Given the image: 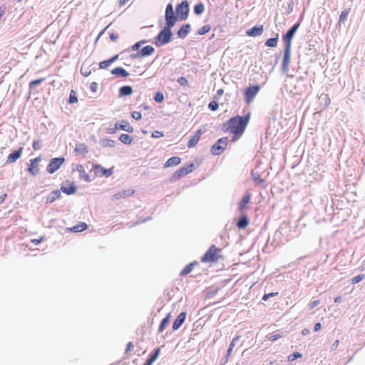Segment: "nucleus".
I'll list each match as a JSON object with an SVG mask.
<instances>
[{"label":"nucleus","mask_w":365,"mask_h":365,"mask_svg":"<svg viewBox=\"0 0 365 365\" xmlns=\"http://www.w3.org/2000/svg\"><path fill=\"white\" fill-rule=\"evenodd\" d=\"M250 118V113L244 116L237 115L232 117L227 121L226 125L227 127L225 130L230 131L235 136H240L244 133L249 123Z\"/></svg>","instance_id":"f257e3e1"},{"label":"nucleus","mask_w":365,"mask_h":365,"mask_svg":"<svg viewBox=\"0 0 365 365\" xmlns=\"http://www.w3.org/2000/svg\"><path fill=\"white\" fill-rule=\"evenodd\" d=\"M175 24L165 23V26L160 31L155 38V44L160 47L170 43L172 40L173 33L172 28Z\"/></svg>","instance_id":"f03ea898"},{"label":"nucleus","mask_w":365,"mask_h":365,"mask_svg":"<svg viewBox=\"0 0 365 365\" xmlns=\"http://www.w3.org/2000/svg\"><path fill=\"white\" fill-rule=\"evenodd\" d=\"M176 16L178 20L185 21L187 19L189 15V3L187 0L182 1L176 6Z\"/></svg>","instance_id":"7ed1b4c3"},{"label":"nucleus","mask_w":365,"mask_h":365,"mask_svg":"<svg viewBox=\"0 0 365 365\" xmlns=\"http://www.w3.org/2000/svg\"><path fill=\"white\" fill-rule=\"evenodd\" d=\"M221 250L216 247L214 245H212L208 250L205 253L203 257L201 259L202 262H214L217 261L218 256L217 253L220 252Z\"/></svg>","instance_id":"20e7f679"},{"label":"nucleus","mask_w":365,"mask_h":365,"mask_svg":"<svg viewBox=\"0 0 365 365\" xmlns=\"http://www.w3.org/2000/svg\"><path fill=\"white\" fill-rule=\"evenodd\" d=\"M300 26V21L294 24L282 36V40L285 43L284 48H292V40L298 30Z\"/></svg>","instance_id":"39448f33"},{"label":"nucleus","mask_w":365,"mask_h":365,"mask_svg":"<svg viewBox=\"0 0 365 365\" xmlns=\"http://www.w3.org/2000/svg\"><path fill=\"white\" fill-rule=\"evenodd\" d=\"M228 141L227 137L218 139L211 148L212 154L215 155L221 154L227 148Z\"/></svg>","instance_id":"423d86ee"},{"label":"nucleus","mask_w":365,"mask_h":365,"mask_svg":"<svg viewBox=\"0 0 365 365\" xmlns=\"http://www.w3.org/2000/svg\"><path fill=\"white\" fill-rule=\"evenodd\" d=\"M195 165L193 163L187 164L181 168L180 169L175 171L172 177L170 178V181L174 182L182 177L185 176L188 173H191L194 170Z\"/></svg>","instance_id":"0eeeda50"},{"label":"nucleus","mask_w":365,"mask_h":365,"mask_svg":"<svg viewBox=\"0 0 365 365\" xmlns=\"http://www.w3.org/2000/svg\"><path fill=\"white\" fill-rule=\"evenodd\" d=\"M64 162L65 158L63 157L51 158L46 168L47 172L50 174L54 173Z\"/></svg>","instance_id":"6e6552de"},{"label":"nucleus","mask_w":365,"mask_h":365,"mask_svg":"<svg viewBox=\"0 0 365 365\" xmlns=\"http://www.w3.org/2000/svg\"><path fill=\"white\" fill-rule=\"evenodd\" d=\"M155 51V48L152 46H145L143 47L135 53H132L130 58L132 59L140 58L150 56Z\"/></svg>","instance_id":"1a4fd4ad"},{"label":"nucleus","mask_w":365,"mask_h":365,"mask_svg":"<svg viewBox=\"0 0 365 365\" xmlns=\"http://www.w3.org/2000/svg\"><path fill=\"white\" fill-rule=\"evenodd\" d=\"M291 60V48H284L282 62V72L287 74L289 71V66Z\"/></svg>","instance_id":"9d476101"},{"label":"nucleus","mask_w":365,"mask_h":365,"mask_svg":"<svg viewBox=\"0 0 365 365\" xmlns=\"http://www.w3.org/2000/svg\"><path fill=\"white\" fill-rule=\"evenodd\" d=\"M260 87L258 85L249 86L245 91V101L250 103L253 101L257 93L259 92Z\"/></svg>","instance_id":"9b49d317"},{"label":"nucleus","mask_w":365,"mask_h":365,"mask_svg":"<svg viewBox=\"0 0 365 365\" xmlns=\"http://www.w3.org/2000/svg\"><path fill=\"white\" fill-rule=\"evenodd\" d=\"M165 23L175 24L178 21V17L174 13L173 6L172 4H168L166 6L165 14Z\"/></svg>","instance_id":"f8f14e48"},{"label":"nucleus","mask_w":365,"mask_h":365,"mask_svg":"<svg viewBox=\"0 0 365 365\" xmlns=\"http://www.w3.org/2000/svg\"><path fill=\"white\" fill-rule=\"evenodd\" d=\"M41 160V158L40 156L30 160V163L28 165L27 170L31 175L35 176L39 173V168L38 164Z\"/></svg>","instance_id":"ddd939ff"},{"label":"nucleus","mask_w":365,"mask_h":365,"mask_svg":"<svg viewBox=\"0 0 365 365\" xmlns=\"http://www.w3.org/2000/svg\"><path fill=\"white\" fill-rule=\"evenodd\" d=\"M304 78L299 77L297 78V85H295L294 87V90H292L291 92L293 95H301L305 91V85L303 83Z\"/></svg>","instance_id":"4468645a"},{"label":"nucleus","mask_w":365,"mask_h":365,"mask_svg":"<svg viewBox=\"0 0 365 365\" xmlns=\"http://www.w3.org/2000/svg\"><path fill=\"white\" fill-rule=\"evenodd\" d=\"M24 148L20 147L18 150H14L10 153L6 159V163L11 164L15 163L22 155Z\"/></svg>","instance_id":"2eb2a0df"},{"label":"nucleus","mask_w":365,"mask_h":365,"mask_svg":"<svg viewBox=\"0 0 365 365\" xmlns=\"http://www.w3.org/2000/svg\"><path fill=\"white\" fill-rule=\"evenodd\" d=\"M77 187L73 182L70 183L68 181L66 182V185H62L61 190L66 195H73L76 192Z\"/></svg>","instance_id":"dca6fc26"},{"label":"nucleus","mask_w":365,"mask_h":365,"mask_svg":"<svg viewBox=\"0 0 365 365\" xmlns=\"http://www.w3.org/2000/svg\"><path fill=\"white\" fill-rule=\"evenodd\" d=\"M191 30L190 24H183L182 26L178 31L177 34L180 38L184 39L188 35Z\"/></svg>","instance_id":"f3484780"},{"label":"nucleus","mask_w":365,"mask_h":365,"mask_svg":"<svg viewBox=\"0 0 365 365\" xmlns=\"http://www.w3.org/2000/svg\"><path fill=\"white\" fill-rule=\"evenodd\" d=\"M186 318V313L185 312H181L178 317L175 319V321L173 323V329L177 330L178 329L181 325L184 323Z\"/></svg>","instance_id":"a211bd4d"},{"label":"nucleus","mask_w":365,"mask_h":365,"mask_svg":"<svg viewBox=\"0 0 365 365\" xmlns=\"http://www.w3.org/2000/svg\"><path fill=\"white\" fill-rule=\"evenodd\" d=\"M134 192L135 191L133 189L120 190L113 195V198L116 200L125 199L131 196Z\"/></svg>","instance_id":"6ab92c4d"},{"label":"nucleus","mask_w":365,"mask_h":365,"mask_svg":"<svg viewBox=\"0 0 365 365\" xmlns=\"http://www.w3.org/2000/svg\"><path fill=\"white\" fill-rule=\"evenodd\" d=\"M263 32V26H255L248 29L246 34L249 36H260Z\"/></svg>","instance_id":"aec40b11"},{"label":"nucleus","mask_w":365,"mask_h":365,"mask_svg":"<svg viewBox=\"0 0 365 365\" xmlns=\"http://www.w3.org/2000/svg\"><path fill=\"white\" fill-rule=\"evenodd\" d=\"M202 133V131L201 129L197 130V132L192 136H191L190 139L189 140L187 143V147L190 148L195 146L198 143Z\"/></svg>","instance_id":"412c9836"},{"label":"nucleus","mask_w":365,"mask_h":365,"mask_svg":"<svg viewBox=\"0 0 365 365\" xmlns=\"http://www.w3.org/2000/svg\"><path fill=\"white\" fill-rule=\"evenodd\" d=\"M111 73L118 77L125 78L129 76V73L122 67L114 68L111 71Z\"/></svg>","instance_id":"4be33fe9"},{"label":"nucleus","mask_w":365,"mask_h":365,"mask_svg":"<svg viewBox=\"0 0 365 365\" xmlns=\"http://www.w3.org/2000/svg\"><path fill=\"white\" fill-rule=\"evenodd\" d=\"M251 199V195L247 192L245 194L241 201L238 204V209L240 211V212H242L244 209L245 208V206L247 204H248Z\"/></svg>","instance_id":"5701e85b"},{"label":"nucleus","mask_w":365,"mask_h":365,"mask_svg":"<svg viewBox=\"0 0 365 365\" xmlns=\"http://www.w3.org/2000/svg\"><path fill=\"white\" fill-rule=\"evenodd\" d=\"M118 129L123 130L124 131L128 133H133L134 129L132 126L130 125L129 123L126 120H121L117 122Z\"/></svg>","instance_id":"b1692460"},{"label":"nucleus","mask_w":365,"mask_h":365,"mask_svg":"<svg viewBox=\"0 0 365 365\" xmlns=\"http://www.w3.org/2000/svg\"><path fill=\"white\" fill-rule=\"evenodd\" d=\"M61 197V191L56 190L52 191L48 196L46 203H52Z\"/></svg>","instance_id":"393cba45"},{"label":"nucleus","mask_w":365,"mask_h":365,"mask_svg":"<svg viewBox=\"0 0 365 365\" xmlns=\"http://www.w3.org/2000/svg\"><path fill=\"white\" fill-rule=\"evenodd\" d=\"M249 224V220L246 215H242L237 222L239 229H245Z\"/></svg>","instance_id":"a878e982"},{"label":"nucleus","mask_w":365,"mask_h":365,"mask_svg":"<svg viewBox=\"0 0 365 365\" xmlns=\"http://www.w3.org/2000/svg\"><path fill=\"white\" fill-rule=\"evenodd\" d=\"M133 93V88L130 86H123L119 89V96H127L131 95Z\"/></svg>","instance_id":"bb28decb"},{"label":"nucleus","mask_w":365,"mask_h":365,"mask_svg":"<svg viewBox=\"0 0 365 365\" xmlns=\"http://www.w3.org/2000/svg\"><path fill=\"white\" fill-rule=\"evenodd\" d=\"M180 162H181L180 158L177 157V156L171 157L166 161L164 167L169 168L171 166L177 165L180 164Z\"/></svg>","instance_id":"cd10ccee"},{"label":"nucleus","mask_w":365,"mask_h":365,"mask_svg":"<svg viewBox=\"0 0 365 365\" xmlns=\"http://www.w3.org/2000/svg\"><path fill=\"white\" fill-rule=\"evenodd\" d=\"M278 39L279 34H276L274 37L268 38L264 45L268 47H275L277 45Z\"/></svg>","instance_id":"c85d7f7f"},{"label":"nucleus","mask_w":365,"mask_h":365,"mask_svg":"<svg viewBox=\"0 0 365 365\" xmlns=\"http://www.w3.org/2000/svg\"><path fill=\"white\" fill-rule=\"evenodd\" d=\"M170 314H168L165 318H163L161 320V322L160 323V325H159V327H158V331L159 332H162L165 329L166 326L170 322Z\"/></svg>","instance_id":"c756f323"},{"label":"nucleus","mask_w":365,"mask_h":365,"mask_svg":"<svg viewBox=\"0 0 365 365\" xmlns=\"http://www.w3.org/2000/svg\"><path fill=\"white\" fill-rule=\"evenodd\" d=\"M99 143L103 147H109V148H113L115 145V142L114 140L108 139V138L101 139L99 141Z\"/></svg>","instance_id":"7c9ffc66"},{"label":"nucleus","mask_w":365,"mask_h":365,"mask_svg":"<svg viewBox=\"0 0 365 365\" xmlns=\"http://www.w3.org/2000/svg\"><path fill=\"white\" fill-rule=\"evenodd\" d=\"M87 227V224H86L85 222H81L78 225H74L70 230L74 232H80L85 230Z\"/></svg>","instance_id":"2f4dec72"},{"label":"nucleus","mask_w":365,"mask_h":365,"mask_svg":"<svg viewBox=\"0 0 365 365\" xmlns=\"http://www.w3.org/2000/svg\"><path fill=\"white\" fill-rule=\"evenodd\" d=\"M119 140L125 145H130L133 140V138L128 134H121L119 137Z\"/></svg>","instance_id":"473e14b6"},{"label":"nucleus","mask_w":365,"mask_h":365,"mask_svg":"<svg viewBox=\"0 0 365 365\" xmlns=\"http://www.w3.org/2000/svg\"><path fill=\"white\" fill-rule=\"evenodd\" d=\"M94 168L96 170L100 169L102 173V175H104L106 177H110L113 174L112 169H106L102 167L101 165H96L94 166Z\"/></svg>","instance_id":"72a5a7b5"},{"label":"nucleus","mask_w":365,"mask_h":365,"mask_svg":"<svg viewBox=\"0 0 365 365\" xmlns=\"http://www.w3.org/2000/svg\"><path fill=\"white\" fill-rule=\"evenodd\" d=\"M160 350L159 348L155 349L152 353L150 354L147 360L153 364V362L158 359L160 354Z\"/></svg>","instance_id":"f704fd0d"},{"label":"nucleus","mask_w":365,"mask_h":365,"mask_svg":"<svg viewBox=\"0 0 365 365\" xmlns=\"http://www.w3.org/2000/svg\"><path fill=\"white\" fill-rule=\"evenodd\" d=\"M75 150L80 154L84 155L88 152V148L83 143L77 144Z\"/></svg>","instance_id":"c9c22d12"},{"label":"nucleus","mask_w":365,"mask_h":365,"mask_svg":"<svg viewBox=\"0 0 365 365\" xmlns=\"http://www.w3.org/2000/svg\"><path fill=\"white\" fill-rule=\"evenodd\" d=\"M197 264V262H192L187 264L180 272V275L185 276L188 274L192 270L194 266Z\"/></svg>","instance_id":"e433bc0d"},{"label":"nucleus","mask_w":365,"mask_h":365,"mask_svg":"<svg viewBox=\"0 0 365 365\" xmlns=\"http://www.w3.org/2000/svg\"><path fill=\"white\" fill-rule=\"evenodd\" d=\"M349 12L350 9H346L341 11L339 16V24L344 23L347 19Z\"/></svg>","instance_id":"4c0bfd02"},{"label":"nucleus","mask_w":365,"mask_h":365,"mask_svg":"<svg viewBox=\"0 0 365 365\" xmlns=\"http://www.w3.org/2000/svg\"><path fill=\"white\" fill-rule=\"evenodd\" d=\"M45 80L44 78H38L36 80H34L29 83V89L31 91H33L36 88V86L40 85L42 82H43Z\"/></svg>","instance_id":"58836bf2"},{"label":"nucleus","mask_w":365,"mask_h":365,"mask_svg":"<svg viewBox=\"0 0 365 365\" xmlns=\"http://www.w3.org/2000/svg\"><path fill=\"white\" fill-rule=\"evenodd\" d=\"M205 6L202 3H199L194 6V13L197 15H200L203 13Z\"/></svg>","instance_id":"ea45409f"},{"label":"nucleus","mask_w":365,"mask_h":365,"mask_svg":"<svg viewBox=\"0 0 365 365\" xmlns=\"http://www.w3.org/2000/svg\"><path fill=\"white\" fill-rule=\"evenodd\" d=\"M282 337V334L280 332L272 333L267 336L268 339L272 341H277V339H279Z\"/></svg>","instance_id":"a19ab883"},{"label":"nucleus","mask_w":365,"mask_h":365,"mask_svg":"<svg viewBox=\"0 0 365 365\" xmlns=\"http://www.w3.org/2000/svg\"><path fill=\"white\" fill-rule=\"evenodd\" d=\"M210 29H211L210 25L207 24V25H205L202 27H201L200 29H198L197 34L199 35H204V34L208 33L210 31Z\"/></svg>","instance_id":"79ce46f5"},{"label":"nucleus","mask_w":365,"mask_h":365,"mask_svg":"<svg viewBox=\"0 0 365 365\" xmlns=\"http://www.w3.org/2000/svg\"><path fill=\"white\" fill-rule=\"evenodd\" d=\"M77 101H78V98L76 96V93H75V91L73 90H72L70 93L68 102L70 104H73L74 103H76Z\"/></svg>","instance_id":"37998d69"},{"label":"nucleus","mask_w":365,"mask_h":365,"mask_svg":"<svg viewBox=\"0 0 365 365\" xmlns=\"http://www.w3.org/2000/svg\"><path fill=\"white\" fill-rule=\"evenodd\" d=\"M302 354H300V353H299L297 351H295L292 354H290L288 356V361H293L295 359H299V358H302Z\"/></svg>","instance_id":"c03bdc74"},{"label":"nucleus","mask_w":365,"mask_h":365,"mask_svg":"<svg viewBox=\"0 0 365 365\" xmlns=\"http://www.w3.org/2000/svg\"><path fill=\"white\" fill-rule=\"evenodd\" d=\"M146 42V40H142L138 42H136L134 45L132 46L131 48L133 51H136L138 52L141 45L145 43Z\"/></svg>","instance_id":"a18cd8bd"},{"label":"nucleus","mask_w":365,"mask_h":365,"mask_svg":"<svg viewBox=\"0 0 365 365\" xmlns=\"http://www.w3.org/2000/svg\"><path fill=\"white\" fill-rule=\"evenodd\" d=\"M154 100L157 102V103H161L164 100V95L163 93L161 92H158L155 93V96H154Z\"/></svg>","instance_id":"49530a36"},{"label":"nucleus","mask_w":365,"mask_h":365,"mask_svg":"<svg viewBox=\"0 0 365 365\" xmlns=\"http://www.w3.org/2000/svg\"><path fill=\"white\" fill-rule=\"evenodd\" d=\"M218 103L215 101H212L208 104V108L210 110L215 111L218 108Z\"/></svg>","instance_id":"de8ad7c7"},{"label":"nucleus","mask_w":365,"mask_h":365,"mask_svg":"<svg viewBox=\"0 0 365 365\" xmlns=\"http://www.w3.org/2000/svg\"><path fill=\"white\" fill-rule=\"evenodd\" d=\"M111 65L110 61L109 59L101 61L99 63L100 68L105 69Z\"/></svg>","instance_id":"09e8293b"},{"label":"nucleus","mask_w":365,"mask_h":365,"mask_svg":"<svg viewBox=\"0 0 365 365\" xmlns=\"http://www.w3.org/2000/svg\"><path fill=\"white\" fill-rule=\"evenodd\" d=\"M252 178L254 181L257 182L259 184H263L264 182V180L261 178L259 174H253Z\"/></svg>","instance_id":"8fccbe9b"},{"label":"nucleus","mask_w":365,"mask_h":365,"mask_svg":"<svg viewBox=\"0 0 365 365\" xmlns=\"http://www.w3.org/2000/svg\"><path fill=\"white\" fill-rule=\"evenodd\" d=\"M178 83L182 86H186L188 85V81L186 78L182 76L178 79Z\"/></svg>","instance_id":"3c124183"},{"label":"nucleus","mask_w":365,"mask_h":365,"mask_svg":"<svg viewBox=\"0 0 365 365\" xmlns=\"http://www.w3.org/2000/svg\"><path fill=\"white\" fill-rule=\"evenodd\" d=\"M118 129V124L116 123L113 128H106V133H108V134H114V133H116Z\"/></svg>","instance_id":"603ef678"},{"label":"nucleus","mask_w":365,"mask_h":365,"mask_svg":"<svg viewBox=\"0 0 365 365\" xmlns=\"http://www.w3.org/2000/svg\"><path fill=\"white\" fill-rule=\"evenodd\" d=\"M131 115H132L133 118L136 120H138L141 119V118H142L141 113L138 111L132 112Z\"/></svg>","instance_id":"864d4df0"},{"label":"nucleus","mask_w":365,"mask_h":365,"mask_svg":"<svg viewBox=\"0 0 365 365\" xmlns=\"http://www.w3.org/2000/svg\"><path fill=\"white\" fill-rule=\"evenodd\" d=\"M240 336H235L231 341V343L230 344V346L229 347L231 348V349H233L235 346V344L238 342V341L240 340Z\"/></svg>","instance_id":"5fc2aeb1"},{"label":"nucleus","mask_w":365,"mask_h":365,"mask_svg":"<svg viewBox=\"0 0 365 365\" xmlns=\"http://www.w3.org/2000/svg\"><path fill=\"white\" fill-rule=\"evenodd\" d=\"M91 73V71H88V69H86L83 66L81 67V73L83 76L87 77V76H90Z\"/></svg>","instance_id":"6e6d98bb"},{"label":"nucleus","mask_w":365,"mask_h":365,"mask_svg":"<svg viewBox=\"0 0 365 365\" xmlns=\"http://www.w3.org/2000/svg\"><path fill=\"white\" fill-rule=\"evenodd\" d=\"M164 136L163 133L158 130H155L152 133V137L155 138H158Z\"/></svg>","instance_id":"4d7b16f0"},{"label":"nucleus","mask_w":365,"mask_h":365,"mask_svg":"<svg viewBox=\"0 0 365 365\" xmlns=\"http://www.w3.org/2000/svg\"><path fill=\"white\" fill-rule=\"evenodd\" d=\"M277 294H278L277 292H271L269 294H265L262 297V300L267 301L269 298L276 296V295H277Z\"/></svg>","instance_id":"13d9d810"},{"label":"nucleus","mask_w":365,"mask_h":365,"mask_svg":"<svg viewBox=\"0 0 365 365\" xmlns=\"http://www.w3.org/2000/svg\"><path fill=\"white\" fill-rule=\"evenodd\" d=\"M150 220H151V217H148L144 218V219H140L138 221H136L133 225H132L131 227H133V225H139V224H141L143 222L149 221Z\"/></svg>","instance_id":"bf43d9fd"},{"label":"nucleus","mask_w":365,"mask_h":365,"mask_svg":"<svg viewBox=\"0 0 365 365\" xmlns=\"http://www.w3.org/2000/svg\"><path fill=\"white\" fill-rule=\"evenodd\" d=\"M364 278L363 275H357L352 279L353 284H357L362 280Z\"/></svg>","instance_id":"052dcab7"},{"label":"nucleus","mask_w":365,"mask_h":365,"mask_svg":"<svg viewBox=\"0 0 365 365\" xmlns=\"http://www.w3.org/2000/svg\"><path fill=\"white\" fill-rule=\"evenodd\" d=\"M32 146L35 150H40L41 149V142L39 140H35V141H34Z\"/></svg>","instance_id":"680f3d73"},{"label":"nucleus","mask_w":365,"mask_h":365,"mask_svg":"<svg viewBox=\"0 0 365 365\" xmlns=\"http://www.w3.org/2000/svg\"><path fill=\"white\" fill-rule=\"evenodd\" d=\"M294 1L292 0L289 4L287 6V14H290L293 9H294Z\"/></svg>","instance_id":"e2e57ef3"},{"label":"nucleus","mask_w":365,"mask_h":365,"mask_svg":"<svg viewBox=\"0 0 365 365\" xmlns=\"http://www.w3.org/2000/svg\"><path fill=\"white\" fill-rule=\"evenodd\" d=\"M90 88H91V91L96 92L98 88V83L96 82L91 83V86H90Z\"/></svg>","instance_id":"0e129e2a"},{"label":"nucleus","mask_w":365,"mask_h":365,"mask_svg":"<svg viewBox=\"0 0 365 365\" xmlns=\"http://www.w3.org/2000/svg\"><path fill=\"white\" fill-rule=\"evenodd\" d=\"M319 304V300H314L309 304V309H312L314 307L318 306Z\"/></svg>","instance_id":"69168bd1"},{"label":"nucleus","mask_w":365,"mask_h":365,"mask_svg":"<svg viewBox=\"0 0 365 365\" xmlns=\"http://www.w3.org/2000/svg\"><path fill=\"white\" fill-rule=\"evenodd\" d=\"M43 240V237H40L39 239H33V240H31V242L33 244H34L35 245H38L39 243H41Z\"/></svg>","instance_id":"338daca9"},{"label":"nucleus","mask_w":365,"mask_h":365,"mask_svg":"<svg viewBox=\"0 0 365 365\" xmlns=\"http://www.w3.org/2000/svg\"><path fill=\"white\" fill-rule=\"evenodd\" d=\"M133 348V344L132 342H128L127 344V347L125 349V353H128V351H131Z\"/></svg>","instance_id":"774afa93"}]
</instances>
